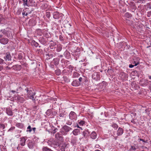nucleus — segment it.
<instances>
[{"label":"nucleus","instance_id":"obj_1","mask_svg":"<svg viewBox=\"0 0 151 151\" xmlns=\"http://www.w3.org/2000/svg\"><path fill=\"white\" fill-rule=\"evenodd\" d=\"M0 32L2 34L4 35L8 38L12 37V30L11 28L7 27L6 29H2L0 30Z\"/></svg>","mask_w":151,"mask_h":151},{"label":"nucleus","instance_id":"obj_2","mask_svg":"<svg viewBox=\"0 0 151 151\" xmlns=\"http://www.w3.org/2000/svg\"><path fill=\"white\" fill-rule=\"evenodd\" d=\"M25 90L27 91V98L28 99H29L32 100V101L35 102V99L34 98V96L35 94V93L33 91L31 90H29L28 88H26Z\"/></svg>","mask_w":151,"mask_h":151},{"label":"nucleus","instance_id":"obj_3","mask_svg":"<svg viewBox=\"0 0 151 151\" xmlns=\"http://www.w3.org/2000/svg\"><path fill=\"white\" fill-rule=\"evenodd\" d=\"M3 35H0V43L3 45L7 44L9 42V40L7 38L3 37Z\"/></svg>","mask_w":151,"mask_h":151},{"label":"nucleus","instance_id":"obj_4","mask_svg":"<svg viewBox=\"0 0 151 151\" xmlns=\"http://www.w3.org/2000/svg\"><path fill=\"white\" fill-rule=\"evenodd\" d=\"M62 129L63 134L65 135L67 134L68 132L72 129L71 128L66 125H64L62 127Z\"/></svg>","mask_w":151,"mask_h":151},{"label":"nucleus","instance_id":"obj_5","mask_svg":"<svg viewBox=\"0 0 151 151\" xmlns=\"http://www.w3.org/2000/svg\"><path fill=\"white\" fill-rule=\"evenodd\" d=\"M59 119H65L67 116L65 111L63 110L60 111L59 113Z\"/></svg>","mask_w":151,"mask_h":151},{"label":"nucleus","instance_id":"obj_6","mask_svg":"<svg viewBox=\"0 0 151 151\" xmlns=\"http://www.w3.org/2000/svg\"><path fill=\"white\" fill-rule=\"evenodd\" d=\"M92 77L94 80L98 81L100 80V75L97 73L95 72L92 74Z\"/></svg>","mask_w":151,"mask_h":151},{"label":"nucleus","instance_id":"obj_7","mask_svg":"<svg viewBox=\"0 0 151 151\" xmlns=\"http://www.w3.org/2000/svg\"><path fill=\"white\" fill-rule=\"evenodd\" d=\"M27 137H23L20 138V143L19 144L22 146L25 145L26 143V141L27 139Z\"/></svg>","mask_w":151,"mask_h":151},{"label":"nucleus","instance_id":"obj_8","mask_svg":"<svg viewBox=\"0 0 151 151\" xmlns=\"http://www.w3.org/2000/svg\"><path fill=\"white\" fill-rule=\"evenodd\" d=\"M69 118L71 120H75L77 118L76 114L73 111H71L69 114Z\"/></svg>","mask_w":151,"mask_h":151},{"label":"nucleus","instance_id":"obj_9","mask_svg":"<svg viewBox=\"0 0 151 151\" xmlns=\"http://www.w3.org/2000/svg\"><path fill=\"white\" fill-rule=\"evenodd\" d=\"M62 15V14H60L57 12H54L53 14V17L55 19H58L60 17H61Z\"/></svg>","mask_w":151,"mask_h":151},{"label":"nucleus","instance_id":"obj_10","mask_svg":"<svg viewBox=\"0 0 151 151\" xmlns=\"http://www.w3.org/2000/svg\"><path fill=\"white\" fill-rule=\"evenodd\" d=\"M5 56L4 57V59L6 60L10 61L11 60V56L9 52H7L5 54Z\"/></svg>","mask_w":151,"mask_h":151},{"label":"nucleus","instance_id":"obj_11","mask_svg":"<svg viewBox=\"0 0 151 151\" xmlns=\"http://www.w3.org/2000/svg\"><path fill=\"white\" fill-rule=\"evenodd\" d=\"M55 138L60 140H62L63 139V137L62 134L59 132L57 133L55 135Z\"/></svg>","mask_w":151,"mask_h":151},{"label":"nucleus","instance_id":"obj_12","mask_svg":"<svg viewBox=\"0 0 151 151\" xmlns=\"http://www.w3.org/2000/svg\"><path fill=\"white\" fill-rule=\"evenodd\" d=\"M6 113L9 116H11L13 115V112L10 108H7L6 109Z\"/></svg>","mask_w":151,"mask_h":151},{"label":"nucleus","instance_id":"obj_13","mask_svg":"<svg viewBox=\"0 0 151 151\" xmlns=\"http://www.w3.org/2000/svg\"><path fill=\"white\" fill-rule=\"evenodd\" d=\"M72 85L74 86H77L80 85V83L76 80L73 81L71 83Z\"/></svg>","mask_w":151,"mask_h":151},{"label":"nucleus","instance_id":"obj_14","mask_svg":"<svg viewBox=\"0 0 151 151\" xmlns=\"http://www.w3.org/2000/svg\"><path fill=\"white\" fill-rule=\"evenodd\" d=\"M60 61V59L58 58H54L53 60V63L54 64L57 66L58 65Z\"/></svg>","mask_w":151,"mask_h":151},{"label":"nucleus","instance_id":"obj_15","mask_svg":"<svg viewBox=\"0 0 151 151\" xmlns=\"http://www.w3.org/2000/svg\"><path fill=\"white\" fill-rule=\"evenodd\" d=\"M124 132V130L122 128L119 127L117 131V134L118 136L122 135Z\"/></svg>","mask_w":151,"mask_h":151},{"label":"nucleus","instance_id":"obj_16","mask_svg":"<svg viewBox=\"0 0 151 151\" xmlns=\"http://www.w3.org/2000/svg\"><path fill=\"white\" fill-rule=\"evenodd\" d=\"M97 136V134L95 132H93L90 134L91 138L93 139L96 138Z\"/></svg>","mask_w":151,"mask_h":151},{"label":"nucleus","instance_id":"obj_17","mask_svg":"<svg viewBox=\"0 0 151 151\" xmlns=\"http://www.w3.org/2000/svg\"><path fill=\"white\" fill-rule=\"evenodd\" d=\"M27 145L29 149H33L34 145V144L33 142L30 141L28 143Z\"/></svg>","mask_w":151,"mask_h":151},{"label":"nucleus","instance_id":"obj_18","mask_svg":"<svg viewBox=\"0 0 151 151\" xmlns=\"http://www.w3.org/2000/svg\"><path fill=\"white\" fill-rule=\"evenodd\" d=\"M79 132V130L78 129H75L73 130L72 132L73 134L75 135H77L78 134Z\"/></svg>","mask_w":151,"mask_h":151},{"label":"nucleus","instance_id":"obj_19","mask_svg":"<svg viewBox=\"0 0 151 151\" xmlns=\"http://www.w3.org/2000/svg\"><path fill=\"white\" fill-rule=\"evenodd\" d=\"M77 142V138L76 137H73L71 140V143L73 145L76 144Z\"/></svg>","mask_w":151,"mask_h":151},{"label":"nucleus","instance_id":"obj_20","mask_svg":"<svg viewBox=\"0 0 151 151\" xmlns=\"http://www.w3.org/2000/svg\"><path fill=\"white\" fill-rule=\"evenodd\" d=\"M137 147H136L135 145H131V147L129 149V150L130 151H135V150L136 149Z\"/></svg>","mask_w":151,"mask_h":151},{"label":"nucleus","instance_id":"obj_21","mask_svg":"<svg viewBox=\"0 0 151 151\" xmlns=\"http://www.w3.org/2000/svg\"><path fill=\"white\" fill-rule=\"evenodd\" d=\"M42 151H53L50 149L48 148L47 147H43L42 148Z\"/></svg>","mask_w":151,"mask_h":151},{"label":"nucleus","instance_id":"obj_22","mask_svg":"<svg viewBox=\"0 0 151 151\" xmlns=\"http://www.w3.org/2000/svg\"><path fill=\"white\" fill-rule=\"evenodd\" d=\"M80 76V74L77 72H74L73 76V78H78Z\"/></svg>","mask_w":151,"mask_h":151},{"label":"nucleus","instance_id":"obj_23","mask_svg":"<svg viewBox=\"0 0 151 151\" xmlns=\"http://www.w3.org/2000/svg\"><path fill=\"white\" fill-rule=\"evenodd\" d=\"M31 44L34 46L36 47H37L39 45L38 44L37 42H35L34 40H33L32 41Z\"/></svg>","mask_w":151,"mask_h":151},{"label":"nucleus","instance_id":"obj_24","mask_svg":"<svg viewBox=\"0 0 151 151\" xmlns=\"http://www.w3.org/2000/svg\"><path fill=\"white\" fill-rule=\"evenodd\" d=\"M46 114L48 116L52 114V110L51 109H48L46 112Z\"/></svg>","mask_w":151,"mask_h":151},{"label":"nucleus","instance_id":"obj_25","mask_svg":"<svg viewBox=\"0 0 151 151\" xmlns=\"http://www.w3.org/2000/svg\"><path fill=\"white\" fill-rule=\"evenodd\" d=\"M23 1V5L24 6H29L30 5L28 4V0H22Z\"/></svg>","mask_w":151,"mask_h":151},{"label":"nucleus","instance_id":"obj_26","mask_svg":"<svg viewBox=\"0 0 151 151\" xmlns=\"http://www.w3.org/2000/svg\"><path fill=\"white\" fill-rule=\"evenodd\" d=\"M16 126L19 128H22L23 127V125L22 123H18L16 124Z\"/></svg>","mask_w":151,"mask_h":151},{"label":"nucleus","instance_id":"obj_27","mask_svg":"<svg viewBox=\"0 0 151 151\" xmlns=\"http://www.w3.org/2000/svg\"><path fill=\"white\" fill-rule=\"evenodd\" d=\"M56 74L57 75H59L61 74V70L59 69H58L55 70Z\"/></svg>","mask_w":151,"mask_h":151},{"label":"nucleus","instance_id":"obj_28","mask_svg":"<svg viewBox=\"0 0 151 151\" xmlns=\"http://www.w3.org/2000/svg\"><path fill=\"white\" fill-rule=\"evenodd\" d=\"M78 122L80 125L83 126L85 124V122L83 120H81L80 121H78Z\"/></svg>","mask_w":151,"mask_h":151},{"label":"nucleus","instance_id":"obj_29","mask_svg":"<svg viewBox=\"0 0 151 151\" xmlns=\"http://www.w3.org/2000/svg\"><path fill=\"white\" fill-rule=\"evenodd\" d=\"M83 133L84 136L85 137L86 136H87L88 135L89 133L88 131L85 130L83 131Z\"/></svg>","mask_w":151,"mask_h":151},{"label":"nucleus","instance_id":"obj_30","mask_svg":"<svg viewBox=\"0 0 151 151\" xmlns=\"http://www.w3.org/2000/svg\"><path fill=\"white\" fill-rule=\"evenodd\" d=\"M120 44H121V45H122V46L126 45V46H127L128 47V49L129 48V47H130V46H128V45L127 44V43L125 42H122L120 43Z\"/></svg>","mask_w":151,"mask_h":151},{"label":"nucleus","instance_id":"obj_31","mask_svg":"<svg viewBox=\"0 0 151 151\" xmlns=\"http://www.w3.org/2000/svg\"><path fill=\"white\" fill-rule=\"evenodd\" d=\"M62 49V47L60 45L58 46L57 48V50L58 52H60Z\"/></svg>","mask_w":151,"mask_h":151},{"label":"nucleus","instance_id":"obj_32","mask_svg":"<svg viewBox=\"0 0 151 151\" xmlns=\"http://www.w3.org/2000/svg\"><path fill=\"white\" fill-rule=\"evenodd\" d=\"M5 128V126L3 124L0 122V129H4Z\"/></svg>","mask_w":151,"mask_h":151},{"label":"nucleus","instance_id":"obj_33","mask_svg":"<svg viewBox=\"0 0 151 151\" xmlns=\"http://www.w3.org/2000/svg\"><path fill=\"white\" fill-rule=\"evenodd\" d=\"M55 54L54 53V54H48L47 55H48L49 57V58H51L53 57V56H55Z\"/></svg>","mask_w":151,"mask_h":151},{"label":"nucleus","instance_id":"obj_34","mask_svg":"<svg viewBox=\"0 0 151 151\" xmlns=\"http://www.w3.org/2000/svg\"><path fill=\"white\" fill-rule=\"evenodd\" d=\"M125 16L126 17L129 18L131 17V14H129L128 12H127L125 13Z\"/></svg>","mask_w":151,"mask_h":151},{"label":"nucleus","instance_id":"obj_35","mask_svg":"<svg viewBox=\"0 0 151 151\" xmlns=\"http://www.w3.org/2000/svg\"><path fill=\"white\" fill-rule=\"evenodd\" d=\"M50 16V13L49 12H47L46 13V16L49 19Z\"/></svg>","mask_w":151,"mask_h":151},{"label":"nucleus","instance_id":"obj_36","mask_svg":"<svg viewBox=\"0 0 151 151\" xmlns=\"http://www.w3.org/2000/svg\"><path fill=\"white\" fill-rule=\"evenodd\" d=\"M15 99L19 101L21 99H23V98L19 96H17L15 97Z\"/></svg>","mask_w":151,"mask_h":151},{"label":"nucleus","instance_id":"obj_37","mask_svg":"<svg viewBox=\"0 0 151 151\" xmlns=\"http://www.w3.org/2000/svg\"><path fill=\"white\" fill-rule=\"evenodd\" d=\"M112 127L114 128H117L118 127V125L116 124H113L111 125Z\"/></svg>","mask_w":151,"mask_h":151},{"label":"nucleus","instance_id":"obj_38","mask_svg":"<svg viewBox=\"0 0 151 151\" xmlns=\"http://www.w3.org/2000/svg\"><path fill=\"white\" fill-rule=\"evenodd\" d=\"M139 64V63L137 62V63H135V64L134 65H132V64L129 65V67L130 68H132L134 67V66H137Z\"/></svg>","mask_w":151,"mask_h":151},{"label":"nucleus","instance_id":"obj_39","mask_svg":"<svg viewBox=\"0 0 151 151\" xmlns=\"http://www.w3.org/2000/svg\"><path fill=\"white\" fill-rule=\"evenodd\" d=\"M27 129H28V130H27V132H30L32 131V129H31V127L29 125L28 126V127L27 128Z\"/></svg>","mask_w":151,"mask_h":151},{"label":"nucleus","instance_id":"obj_40","mask_svg":"<svg viewBox=\"0 0 151 151\" xmlns=\"http://www.w3.org/2000/svg\"><path fill=\"white\" fill-rule=\"evenodd\" d=\"M4 18L2 14H0V23L3 20Z\"/></svg>","mask_w":151,"mask_h":151},{"label":"nucleus","instance_id":"obj_41","mask_svg":"<svg viewBox=\"0 0 151 151\" xmlns=\"http://www.w3.org/2000/svg\"><path fill=\"white\" fill-rule=\"evenodd\" d=\"M15 67L17 68V69H16L17 70H20L21 69V66L20 65H16Z\"/></svg>","mask_w":151,"mask_h":151},{"label":"nucleus","instance_id":"obj_42","mask_svg":"<svg viewBox=\"0 0 151 151\" xmlns=\"http://www.w3.org/2000/svg\"><path fill=\"white\" fill-rule=\"evenodd\" d=\"M64 80L67 82H69L70 81V80L69 79H68L66 77H65L64 78Z\"/></svg>","mask_w":151,"mask_h":151},{"label":"nucleus","instance_id":"obj_43","mask_svg":"<svg viewBox=\"0 0 151 151\" xmlns=\"http://www.w3.org/2000/svg\"><path fill=\"white\" fill-rule=\"evenodd\" d=\"M4 130L2 131H0V136L4 135Z\"/></svg>","mask_w":151,"mask_h":151},{"label":"nucleus","instance_id":"obj_44","mask_svg":"<svg viewBox=\"0 0 151 151\" xmlns=\"http://www.w3.org/2000/svg\"><path fill=\"white\" fill-rule=\"evenodd\" d=\"M59 39L61 41H63L64 40L63 37L61 35L59 36Z\"/></svg>","mask_w":151,"mask_h":151},{"label":"nucleus","instance_id":"obj_45","mask_svg":"<svg viewBox=\"0 0 151 151\" xmlns=\"http://www.w3.org/2000/svg\"><path fill=\"white\" fill-rule=\"evenodd\" d=\"M4 62V60L0 58V64H2Z\"/></svg>","mask_w":151,"mask_h":151},{"label":"nucleus","instance_id":"obj_46","mask_svg":"<svg viewBox=\"0 0 151 151\" xmlns=\"http://www.w3.org/2000/svg\"><path fill=\"white\" fill-rule=\"evenodd\" d=\"M57 130H58L57 128H55V129L52 131V133H53V134H54L56 132Z\"/></svg>","mask_w":151,"mask_h":151},{"label":"nucleus","instance_id":"obj_47","mask_svg":"<svg viewBox=\"0 0 151 151\" xmlns=\"http://www.w3.org/2000/svg\"><path fill=\"white\" fill-rule=\"evenodd\" d=\"M66 124L70 125L72 124V122H71L70 121H68L66 122Z\"/></svg>","mask_w":151,"mask_h":151},{"label":"nucleus","instance_id":"obj_48","mask_svg":"<svg viewBox=\"0 0 151 151\" xmlns=\"http://www.w3.org/2000/svg\"><path fill=\"white\" fill-rule=\"evenodd\" d=\"M65 146H61V147L60 148V149L62 150H64V149L65 148Z\"/></svg>","mask_w":151,"mask_h":151},{"label":"nucleus","instance_id":"obj_49","mask_svg":"<svg viewBox=\"0 0 151 151\" xmlns=\"http://www.w3.org/2000/svg\"><path fill=\"white\" fill-rule=\"evenodd\" d=\"M22 14L24 15L27 16L28 14L27 13H25V12H24L22 13Z\"/></svg>","mask_w":151,"mask_h":151},{"label":"nucleus","instance_id":"obj_50","mask_svg":"<svg viewBox=\"0 0 151 151\" xmlns=\"http://www.w3.org/2000/svg\"><path fill=\"white\" fill-rule=\"evenodd\" d=\"M150 15H151V11L147 12V16L148 17H150Z\"/></svg>","mask_w":151,"mask_h":151},{"label":"nucleus","instance_id":"obj_51","mask_svg":"<svg viewBox=\"0 0 151 151\" xmlns=\"http://www.w3.org/2000/svg\"><path fill=\"white\" fill-rule=\"evenodd\" d=\"M33 0H29L28 1V4H32L33 3Z\"/></svg>","mask_w":151,"mask_h":151},{"label":"nucleus","instance_id":"obj_52","mask_svg":"<svg viewBox=\"0 0 151 151\" xmlns=\"http://www.w3.org/2000/svg\"><path fill=\"white\" fill-rule=\"evenodd\" d=\"M83 80V78L82 77H80V78H79V82L80 83L81 82H82Z\"/></svg>","mask_w":151,"mask_h":151},{"label":"nucleus","instance_id":"obj_53","mask_svg":"<svg viewBox=\"0 0 151 151\" xmlns=\"http://www.w3.org/2000/svg\"><path fill=\"white\" fill-rule=\"evenodd\" d=\"M15 129L14 127H11L9 130V131H11V130H13Z\"/></svg>","mask_w":151,"mask_h":151},{"label":"nucleus","instance_id":"obj_54","mask_svg":"<svg viewBox=\"0 0 151 151\" xmlns=\"http://www.w3.org/2000/svg\"><path fill=\"white\" fill-rule=\"evenodd\" d=\"M4 68V67L2 65H0V71H1Z\"/></svg>","mask_w":151,"mask_h":151},{"label":"nucleus","instance_id":"obj_55","mask_svg":"<svg viewBox=\"0 0 151 151\" xmlns=\"http://www.w3.org/2000/svg\"><path fill=\"white\" fill-rule=\"evenodd\" d=\"M148 6L149 9H151V3L149 4L148 5Z\"/></svg>","mask_w":151,"mask_h":151},{"label":"nucleus","instance_id":"obj_56","mask_svg":"<svg viewBox=\"0 0 151 151\" xmlns=\"http://www.w3.org/2000/svg\"><path fill=\"white\" fill-rule=\"evenodd\" d=\"M11 92H12L13 93H16V91L14 90H12L11 91Z\"/></svg>","mask_w":151,"mask_h":151},{"label":"nucleus","instance_id":"obj_57","mask_svg":"<svg viewBox=\"0 0 151 151\" xmlns=\"http://www.w3.org/2000/svg\"><path fill=\"white\" fill-rule=\"evenodd\" d=\"M99 147V145H96L95 146V147L96 148H98Z\"/></svg>","mask_w":151,"mask_h":151},{"label":"nucleus","instance_id":"obj_58","mask_svg":"<svg viewBox=\"0 0 151 151\" xmlns=\"http://www.w3.org/2000/svg\"><path fill=\"white\" fill-rule=\"evenodd\" d=\"M142 141L143 142H145V143L147 142V141H145V139H142Z\"/></svg>","mask_w":151,"mask_h":151},{"label":"nucleus","instance_id":"obj_59","mask_svg":"<svg viewBox=\"0 0 151 151\" xmlns=\"http://www.w3.org/2000/svg\"><path fill=\"white\" fill-rule=\"evenodd\" d=\"M6 68L7 69H11V68L9 67L8 66L6 67Z\"/></svg>","mask_w":151,"mask_h":151},{"label":"nucleus","instance_id":"obj_60","mask_svg":"<svg viewBox=\"0 0 151 151\" xmlns=\"http://www.w3.org/2000/svg\"><path fill=\"white\" fill-rule=\"evenodd\" d=\"M18 58H19V60H20L21 59V58H22V56H19Z\"/></svg>","mask_w":151,"mask_h":151},{"label":"nucleus","instance_id":"obj_61","mask_svg":"<svg viewBox=\"0 0 151 151\" xmlns=\"http://www.w3.org/2000/svg\"><path fill=\"white\" fill-rule=\"evenodd\" d=\"M63 55H60L58 56L59 57H61V58L63 57Z\"/></svg>","mask_w":151,"mask_h":151},{"label":"nucleus","instance_id":"obj_62","mask_svg":"<svg viewBox=\"0 0 151 151\" xmlns=\"http://www.w3.org/2000/svg\"><path fill=\"white\" fill-rule=\"evenodd\" d=\"M36 129V128L35 127L32 128V130L34 131V132L35 131V130Z\"/></svg>","mask_w":151,"mask_h":151},{"label":"nucleus","instance_id":"obj_63","mask_svg":"<svg viewBox=\"0 0 151 151\" xmlns=\"http://www.w3.org/2000/svg\"><path fill=\"white\" fill-rule=\"evenodd\" d=\"M21 151H27V150L26 149L22 150Z\"/></svg>","mask_w":151,"mask_h":151},{"label":"nucleus","instance_id":"obj_64","mask_svg":"<svg viewBox=\"0 0 151 151\" xmlns=\"http://www.w3.org/2000/svg\"><path fill=\"white\" fill-rule=\"evenodd\" d=\"M148 77H149V79H151V76H148Z\"/></svg>","mask_w":151,"mask_h":151}]
</instances>
